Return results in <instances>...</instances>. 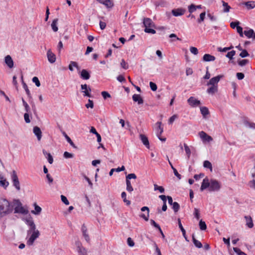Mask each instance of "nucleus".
Returning <instances> with one entry per match:
<instances>
[{
    "mask_svg": "<svg viewBox=\"0 0 255 255\" xmlns=\"http://www.w3.org/2000/svg\"><path fill=\"white\" fill-rule=\"evenodd\" d=\"M22 86H23V88L24 89L26 93V94L27 95L28 97L29 98H31V94H30V91L28 88V87L26 85V84L24 82V81H22Z\"/></svg>",
    "mask_w": 255,
    "mask_h": 255,
    "instance_id": "nucleus-39",
    "label": "nucleus"
},
{
    "mask_svg": "<svg viewBox=\"0 0 255 255\" xmlns=\"http://www.w3.org/2000/svg\"><path fill=\"white\" fill-rule=\"evenodd\" d=\"M199 226L200 229L202 231H205L207 229V226L205 222L202 220L199 221Z\"/></svg>",
    "mask_w": 255,
    "mask_h": 255,
    "instance_id": "nucleus-34",
    "label": "nucleus"
},
{
    "mask_svg": "<svg viewBox=\"0 0 255 255\" xmlns=\"http://www.w3.org/2000/svg\"><path fill=\"white\" fill-rule=\"evenodd\" d=\"M216 59L214 56L209 54H205L203 57V61L204 62H211L214 61Z\"/></svg>",
    "mask_w": 255,
    "mask_h": 255,
    "instance_id": "nucleus-19",
    "label": "nucleus"
},
{
    "mask_svg": "<svg viewBox=\"0 0 255 255\" xmlns=\"http://www.w3.org/2000/svg\"><path fill=\"white\" fill-rule=\"evenodd\" d=\"M61 200L66 205H68L69 204V202L68 200V199H67V198L64 196V195H61Z\"/></svg>",
    "mask_w": 255,
    "mask_h": 255,
    "instance_id": "nucleus-63",
    "label": "nucleus"
},
{
    "mask_svg": "<svg viewBox=\"0 0 255 255\" xmlns=\"http://www.w3.org/2000/svg\"><path fill=\"white\" fill-rule=\"evenodd\" d=\"M149 86H150V87L151 88V89L153 91H155L156 90H157V86L153 82H150L149 83Z\"/></svg>",
    "mask_w": 255,
    "mask_h": 255,
    "instance_id": "nucleus-62",
    "label": "nucleus"
},
{
    "mask_svg": "<svg viewBox=\"0 0 255 255\" xmlns=\"http://www.w3.org/2000/svg\"><path fill=\"white\" fill-rule=\"evenodd\" d=\"M233 48V46H231L229 47H225L224 48H222L221 47H219L218 48V50L220 52H226L228 50H229Z\"/></svg>",
    "mask_w": 255,
    "mask_h": 255,
    "instance_id": "nucleus-57",
    "label": "nucleus"
},
{
    "mask_svg": "<svg viewBox=\"0 0 255 255\" xmlns=\"http://www.w3.org/2000/svg\"><path fill=\"white\" fill-rule=\"evenodd\" d=\"M248 9H252L255 7V1H248L245 3Z\"/></svg>",
    "mask_w": 255,
    "mask_h": 255,
    "instance_id": "nucleus-36",
    "label": "nucleus"
},
{
    "mask_svg": "<svg viewBox=\"0 0 255 255\" xmlns=\"http://www.w3.org/2000/svg\"><path fill=\"white\" fill-rule=\"evenodd\" d=\"M136 176L134 173H130L126 176V180H129L131 179H136Z\"/></svg>",
    "mask_w": 255,
    "mask_h": 255,
    "instance_id": "nucleus-56",
    "label": "nucleus"
},
{
    "mask_svg": "<svg viewBox=\"0 0 255 255\" xmlns=\"http://www.w3.org/2000/svg\"><path fill=\"white\" fill-rule=\"evenodd\" d=\"M254 31L252 29H250L249 30L244 31L245 35L249 38L252 37L253 35L254 34Z\"/></svg>",
    "mask_w": 255,
    "mask_h": 255,
    "instance_id": "nucleus-33",
    "label": "nucleus"
},
{
    "mask_svg": "<svg viewBox=\"0 0 255 255\" xmlns=\"http://www.w3.org/2000/svg\"><path fill=\"white\" fill-rule=\"evenodd\" d=\"M143 23L145 27L144 31L146 33L155 34L156 31L152 29V27H155V25L152 20L149 18H144L143 20Z\"/></svg>",
    "mask_w": 255,
    "mask_h": 255,
    "instance_id": "nucleus-3",
    "label": "nucleus"
},
{
    "mask_svg": "<svg viewBox=\"0 0 255 255\" xmlns=\"http://www.w3.org/2000/svg\"><path fill=\"white\" fill-rule=\"evenodd\" d=\"M169 37L171 38H174V39L171 40V42L174 41H175V40H181L180 38H178L175 34H174V33H172V34H170Z\"/></svg>",
    "mask_w": 255,
    "mask_h": 255,
    "instance_id": "nucleus-52",
    "label": "nucleus"
},
{
    "mask_svg": "<svg viewBox=\"0 0 255 255\" xmlns=\"http://www.w3.org/2000/svg\"><path fill=\"white\" fill-rule=\"evenodd\" d=\"M76 246L77 248V251L80 255H87V251L84 248L80 242H76Z\"/></svg>",
    "mask_w": 255,
    "mask_h": 255,
    "instance_id": "nucleus-10",
    "label": "nucleus"
},
{
    "mask_svg": "<svg viewBox=\"0 0 255 255\" xmlns=\"http://www.w3.org/2000/svg\"><path fill=\"white\" fill-rule=\"evenodd\" d=\"M13 210V205L7 200L0 199V220L11 213Z\"/></svg>",
    "mask_w": 255,
    "mask_h": 255,
    "instance_id": "nucleus-2",
    "label": "nucleus"
},
{
    "mask_svg": "<svg viewBox=\"0 0 255 255\" xmlns=\"http://www.w3.org/2000/svg\"><path fill=\"white\" fill-rule=\"evenodd\" d=\"M86 107L87 108H93L94 107V103L92 100H91L90 99L88 100V103L86 104L85 105Z\"/></svg>",
    "mask_w": 255,
    "mask_h": 255,
    "instance_id": "nucleus-59",
    "label": "nucleus"
},
{
    "mask_svg": "<svg viewBox=\"0 0 255 255\" xmlns=\"http://www.w3.org/2000/svg\"><path fill=\"white\" fill-rule=\"evenodd\" d=\"M194 217L196 218V219L199 220L200 218V212L199 209L197 208L194 209Z\"/></svg>",
    "mask_w": 255,
    "mask_h": 255,
    "instance_id": "nucleus-55",
    "label": "nucleus"
},
{
    "mask_svg": "<svg viewBox=\"0 0 255 255\" xmlns=\"http://www.w3.org/2000/svg\"><path fill=\"white\" fill-rule=\"evenodd\" d=\"M127 243L129 247H133L134 245V243L131 238H128L127 239Z\"/></svg>",
    "mask_w": 255,
    "mask_h": 255,
    "instance_id": "nucleus-64",
    "label": "nucleus"
},
{
    "mask_svg": "<svg viewBox=\"0 0 255 255\" xmlns=\"http://www.w3.org/2000/svg\"><path fill=\"white\" fill-rule=\"evenodd\" d=\"M58 21V19L57 18L54 19L51 23L52 29L54 32L57 31L58 29V27L57 26Z\"/></svg>",
    "mask_w": 255,
    "mask_h": 255,
    "instance_id": "nucleus-30",
    "label": "nucleus"
},
{
    "mask_svg": "<svg viewBox=\"0 0 255 255\" xmlns=\"http://www.w3.org/2000/svg\"><path fill=\"white\" fill-rule=\"evenodd\" d=\"M11 178L13 186L15 187L17 191H19L20 190V183L16 172L15 170L12 171L11 174Z\"/></svg>",
    "mask_w": 255,
    "mask_h": 255,
    "instance_id": "nucleus-6",
    "label": "nucleus"
},
{
    "mask_svg": "<svg viewBox=\"0 0 255 255\" xmlns=\"http://www.w3.org/2000/svg\"><path fill=\"white\" fill-rule=\"evenodd\" d=\"M132 100L134 102H137L139 105L143 103V100L139 95L134 94L132 96Z\"/></svg>",
    "mask_w": 255,
    "mask_h": 255,
    "instance_id": "nucleus-21",
    "label": "nucleus"
},
{
    "mask_svg": "<svg viewBox=\"0 0 255 255\" xmlns=\"http://www.w3.org/2000/svg\"><path fill=\"white\" fill-rule=\"evenodd\" d=\"M199 135L203 142L207 141L209 142L213 140V138L203 131L199 132Z\"/></svg>",
    "mask_w": 255,
    "mask_h": 255,
    "instance_id": "nucleus-9",
    "label": "nucleus"
},
{
    "mask_svg": "<svg viewBox=\"0 0 255 255\" xmlns=\"http://www.w3.org/2000/svg\"><path fill=\"white\" fill-rule=\"evenodd\" d=\"M81 87L82 90V92L84 93L83 95L84 96L92 97V95L90 93L91 89L89 86H88L87 84H84L81 85Z\"/></svg>",
    "mask_w": 255,
    "mask_h": 255,
    "instance_id": "nucleus-8",
    "label": "nucleus"
},
{
    "mask_svg": "<svg viewBox=\"0 0 255 255\" xmlns=\"http://www.w3.org/2000/svg\"><path fill=\"white\" fill-rule=\"evenodd\" d=\"M210 184V192L219 191L221 188V183L216 179H211Z\"/></svg>",
    "mask_w": 255,
    "mask_h": 255,
    "instance_id": "nucleus-5",
    "label": "nucleus"
},
{
    "mask_svg": "<svg viewBox=\"0 0 255 255\" xmlns=\"http://www.w3.org/2000/svg\"><path fill=\"white\" fill-rule=\"evenodd\" d=\"M224 77L223 75H219L216 77L212 78L209 82L207 83V85H211V86H218V83L220 80L221 78H222Z\"/></svg>",
    "mask_w": 255,
    "mask_h": 255,
    "instance_id": "nucleus-7",
    "label": "nucleus"
},
{
    "mask_svg": "<svg viewBox=\"0 0 255 255\" xmlns=\"http://www.w3.org/2000/svg\"><path fill=\"white\" fill-rule=\"evenodd\" d=\"M233 250L235 253H236L239 255H246V254L244 252H242L240 249L238 248L234 247L233 248Z\"/></svg>",
    "mask_w": 255,
    "mask_h": 255,
    "instance_id": "nucleus-53",
    "label": "nucleus"
},
{
    "mask_svg": "<svg viewBox=\"0 0 255 255\" xmlns=\"http://www.w3.org/2000/svg\"><path fill=\"white\" fill-rule=\"evenodd\" d=\"M249 63L248 59H243L238 61V64L241 66H244Z\"/></svg>",
    "mask_w": 255,
    "mask_h": 255,
    "instance_id": "nucleus-49",
    "label": "nucleus"
},
{
    "mask_svg": "<svg viewBox=\"0 0 255 255\" xmlns=\"http://www.w3.org/2000/svg\"><path fill=\"white\" fill-rule=\"evenodd\" d=\"M190 51L192 54L194 55H197L198 53V50L197 48L195 47H191L190 48Z\"/></svg>",
    "mask_w": 255,
    "mask_h": 255,
    "instance_id": "nucleus-61",
    "label": "nucleus"
},
{
    "mask_svg": "<svg viewBox=\"0 0 255 255\" xmlns=\"http://www.w3.org/2000/svg\"><path fill=\"white\" fill-rule=\"evenodd\" d=\"M185 10L182 8L173 9L172 10V13L175 16H181L184 14Z\"/></svg>",
    "mask_w": 255,
    "mask_h": 255,
    "instance_id": "nucleus-17",
    "label": "nucleus"
},
{
    "mask_svg": "<svg viewBox=\"0 0 255 255\" xmlns=\"http://www.w3.org/2000/svg\"><path fill=\"white\" fill-rule=\"evenodd\" d=\"M73 66L76 67L78 69H79V66H78L77 62H74V61H71L70 62V64L69 65V69L71 71H73Z\"/></svg>",
    "mask_w": 255,
    "mask_h": 255,
    "instance_id": "nucleus-40",
    "label": "nucleus"
},
{
    "mask_svg": "<svg viewBox=\"0 0 255 255\" xmlns=\"http://www.w3.org/2000/svg\"><path fill=\"white\" fill-rule=\"evenodd\" d=\"M236 51L235 50H232L230 52H229L227 55L226 57L229 58L230 59H232L233 58V56L235 55Z\"/></svg>",
    "mask_w": 255,
    "mask_h": 255,
    "instance_id": "nucleus-47",
    "label": "nucleus"
},
{
    "mask_svg": "<svg viewBox=\"0 0 255 255\" xmlns=\"http://www.w3.org/2000/svg\"><path fill=\"white\" fill-rule=\"evenodd\" d=\"M223 6L224 7L223 11L224 12H228L230 11L231 7L228 5V3L224 1H222Z\"/></svg>",
    "mask_w": 255,
    "mask_h": 255,
    "instance_id": "nucleus-38",
    "label": "nucleus"
},
{
    "mask_svg": "<svg viewBox=\"0 0 255 255\" xmlns=\"http://www.w3.org/2000/svg\"><path fill=\"white\" fill-rule=\"evenodd\" d=\"M9 185L8 182L6 180H0V186L4 187L5 188Z\"/></svg>",
    "mask_w": 255,
    "mask_h": 255,
    "instance_id": "nucleus-51",
    "label": "nucleus"
},
{
    "mask_svg": "<svg viewBox=\"0 0 255 255\" xmlns=\"http://www.w3.org/2000/svg\"><path fill=\"white\" fill-rule=\"evenodd\" d=\"M196 10V5L193 4H191L188 6V10L190 13L193 12Z\"/></svg>",
    "mask_w": 255,
    "mask_h": 255,
    "instance_id": "nucleus-54",
    "label": "nucleus"
},
{
    "mask_svg": "<svg viewBox=\"0 0 255 255\" xmlns=\"http://www.w3.org/2000/svg\"><path fill=\"white\" fill-rule=\"evenodd\" d=\"M187 102L190 106L193 107H197L201 104L200 101L195 99L194 97H190L188 99Z\"/></svg>",
    "mask_w": 255,
    "mask_h": 255,
    "instance_id": "nucleus-11",
    "label": "nucleus"
},
{
    "mask_svg": "<svg viewBox=\"0 0 255 255\" xmlns=\"http://www.w3.org/2000/svg\"><path fill=\"white\" fill-rule=\"evenodd\" d=\"M35 210L31 211V213L34 215H39L41 212V208L38 206L36 203L34 204Z\"/></svg>",
    "mask_w": 255,
    "mask_h": 255,
    "instance_id": "nucleus-24",
    "label": "nucleus"
},
{
    "mask_svg": "<svg viewBox=\"0 0 255 255\" xmlns=\"http://www.w3.org/2000/svg\"><path fill=\"white\" fill-rule=\"evenodd\" d=\"M32 82L34 83L36 85V86L38 87H40V82L38 79V78L37 77H34L32 78Z\"/></svg>",
    "mask_w": 255,
    "mask_h": 255,
    "instance_id": "nucleus-50",
    "label": "nucleus"
},
{
    "mask_svg": "<svg viewBox=\"0 0 255 255\" xmlns=\"http://www.w3.org/2000/svg\"><path fill=\"white\" fill-rule=\"evenodd\" d=\"M101 94L104 99H106L111 97L110 94L106 91H103L101 93Z\"/></svg>",
    "mask_w": 255,
    "mask_h": 255,
    "instance_id": "nucleus-58",
    "label": "nucleus"
},
{
    "mask_svg": "<svg viewBox=\"0 0 255 255\" xmlns=\"http://www.w3.org/2000/svg\"><path fill=\"white\" fill-rule=\"evenodd\" d=\"M200 111L204 118H206V116L209 114L208 109L206 107L200 108Z\"/></svg>",
    "mask_w": 255,
    "mask_h": 255,
    "instance_id": "nucleus-27",
    "label": "nucleus"
},
{
    "mask_svg": "<svg viewBox=\"0 0 255 255\" xmlns=\"http://www.w3.org/2000/svg\"><path fill=\"white\" fill-rule=\"evenodd\" d=\"M29 113H26L24 114V119L25 122L26 123H29L30 122Z\"/></svg>",
    "mask_w": 255,
    "mask_h": 255,
    "instance_id": "nucleus-60",
    "label": "nucleus"
},
{
    "mask_svg": "<svg viewBox=\"0 0 255 255\" xmlns=\"http://www.w3.org/2000/svg\"><path fill=\"white\" fill-rule=\"evenodd\" d=\"M125 170V167L123 165L121 167H118L117 168H112L109 172V175H110V176H112L113 174V172L114 171L121 172V171H124Z\"/></svg>",
    "mask_w": 255,
    "mask_h": 255,
    "instance_id": "nucleus-28",
    "label": "nucleus"
},
{
    "mask_svg": "<svg viewBox=\"0 0 255 255\" xmlns=\"http://www.w3.org/2000/svg\"><path fill=\"white\" fill-rule=\"evenodd\" d=\"M157 125V128H156V134L157 137L160 136L161 134L163 131V128L161 127V122H158L156 124Z\"/></svg>",
    "mask_w": 255,
    "mask_h": 255,
    "instance_id": "nucleus-22",
    "label": "nucleus"
},
{
    "mask_svg": "<svg viewBox=\"0 0 255 255\" xmlns=\"http://www.w3.org/2000/svg\"><path fill=\"white\" fill-rule=\"evenodd\" d=\"M218 91V86H211V87L208 88L207 92L210 94L213 95Z\"/></svg>",
    "mask_w": 255,
    "mask_h": 255,
    "instance_id": "nucleus-26",
    "label": "nucleus"
},
{
    "mask_svg": "<svg viewBox=\"0 0 255 255\" xmlns=\"http://www.w3.org/2000/svg\"><path fill=\"white\" fill-rule=\"evenodd\" d=\"M33 133L36 136L38 140H40L42 137V132L40 128L35 126L33 128Z\"/></svg>",
    "mask_w": 255,
    "mask_h": 255,
    "instance_id": "nucleus-16",
    "label": "nucleus"
},
{
    "mask_svg": "<svg viewBox=\"0 0 255 255\" xmlns=\"http://www.w3.org/2000/svg\"><path fill=\"white\" fill-rule=\"evenodd\" d=\"M206 12L204 11L200 14V18L198 19L197 21L198 23H201L204 20L205 18Z\"/></svg>",
    "mask_w": 255,
    "mask_h": 255,
    "instance_id": "nucleus-43",
    "label": "nucleus"
},
{
    "mask_svg": "<svg viewBox=\"0 0 255 255\" xmlns=\"http://www.w3.org/2000/svg\"><path fill=\"white\" fill-rule=\"evenodd\" d=\"M245 218L246 221V225L249 228H252L254 227V224L252 217L250 216H246Z\"/></svg>",
    "mask_w": 255,
    "mask_h": 255,
    "instance_id": "nucleus-20",
    "label": "nucleus"
},
{
    "mask_svg": "<svg viewBox=\"0 0 255 255\" xmlns=\"http://www.w3.org/2000/svg\"><path fill=\"white\" fill-rule=\"evenodd\" d=\"M154 189L155 191L159 190L160 193L164 192V189L162 186H158L157 184H154Z\"/></svg>",
    "mask_w": 255,
    "mask_h": 255,
    "instance_id": "nucleus-44",
    "label": "nucleus"
},
{
    "mask_svg": "<svg viewBox=\"0 0 255 255\" xmlns=\"http://www.w3.org/2000/svg\"><path fill=\"white\" fill-rule=\"evenodd\" d=\"M121 197L123 199V201L127 205H129L130 204V201L127 199V194L125 192H123L122 193Z\"/></svg>",
    "mask_w": 255,
    "mask_h": 255,
    "instance_id": "nucleus-31",
    "label": "nucleus"
},
{
    "mask_svg": "<svg viewBox=\"0 0 255 255\" xmlns=\"http://www.w3.org/2000/svg\"><path fill=\"white\" fill-rule=\"evenodd\" d=\"M63 134L65 136V138L66 139L67 142L69 143V144L73 146L74 148H76V146L75 145L74 142L72 141L71 139L67 135V134L65 132H63Z\"/></svg>",
    "mask_w": 255,
    "mask_h": 255,
    "instance_id": "nucleus-32",
    "label": "nucleus"
},
{
    "mask_svg": "<svg viewBox=\"0 0 255 255\" xmlns=\"http://www.w3.org/2000/svg\"><path fill=\"white\" fill-rule=\"evenodd\" d=\"M141 211L142 212H144L145 211H147V215H145L144 214H141L140 215V217L142 218H143L144 220H145L146 221H147L148 220L149 218V209L148 207L144 206L141 208Z\"/></svg>",
    "mask_w": 255,
    "mask_h": 255,
    "instance_id": "nucleus-15",
    "label": "nucleus"
},
{
    "mask_svg": "<svg viewBox=\"0 0 255 255\" xmlns=\"http://www.w3.org/2000/svg\"><path fill=\"white\" fill-rule=\"evenodd\" d=\"M184 148H185V150L186 153V154L188 156V158H189L190 157V156L191 154L190 149L189 147H188V146L186 143L184 144Z\"/></svg>",
    "mask_w": 255,
    "mask_h": 255,
    "instance_id": "nucleus-45",
    "label": "nucleus"
},
{
    "mask_svg": "<svg viewBox=\"0 0 255 255\" xmlns=\"http://www.w3.org/2000/svg\"><path fill=\"white\" fill-rule=\"evenodd\" d=\"M81 77L84 80H88L90 78L89 73L85 69H83L81 72Z\"/></svg>",
    "mask_w": 255,
    "mask_h": 255,
    "instance_id": "nucleus-23",
    "label": "nucleus"
},
{
    "mask_svg": "<svg viewBox=\"0 0 255 255\" xmlns=\"http://www.w3.org/2000/svg\"><path fill=\"white\" fill-rule=\"evenodd\" d=\"M178 224L179 227L180 229V230H181V232L182 233L183 236L185 238V240L186 241H188L187 239V237L186 236L185 230V229H184V228L183 227V226L182 225V224H181V220H180V219H178Z\"/></svg>",
    "mask_w": 255,
    "mask_h": 255,
    "instance_id": "nucleus-29",
    "label": "nucleus"
},
{
    "mask_svg": "<svg viewBox=\"0 0 255 255\" xmlns=\"http://www.w3.org/2000/svg\"><path fill=\"white\" fill-rule=\"evenodd\" d=\"M240 56L242 58H245L247 56H249V54L246 50L244 49V50H242V52L240 54Z\"/></svg>",
    "mask_w": 255,
    "mask_h": 255,
    "instance_id": "nucleus-48",
    "label": "nucleus"
},
{
    "mask_svg": "<svg viewBox=\"0 0 255 255\" xmlns=\"http://www.w3.org/2000/svg\"><path fill=\"white\" fill-rule=\"evenodd\" d=\"M22 101L23 103V105L24 107L25 110L26 112V113H29L30 112V109L29 105L28 104L24 101V100L22 98Z\"/></svg>",
    "mask_w": 255,
    "mask_h": 255,
    "instance_id": "nucleus-42",
    "label": "nucleus"
},
{
    "mask_svg": "<svg viewBox=\"0 0 255 255\" xmlns=\"http://www.w3.org/2000/svg\"><path fill=\"white\" fill-rule=\"evenodd\" d=\"M192 238L194 245L198 248H201L203 246L202 243L200 241L195 239L194 234L192 235Z\"/></svg>",
    "mask_w": 255,
    "mask_h": 255,
    "instance_id": "nucleus-25",
    "label": "nucleus"
},
{
    "mask_svg": "<svg viewBox=\"0 0 255 255\" xmlns=\"http://www.w3.org/2000/svg\"><path fill=\"white\" fill-rule=\"evenodd\" d=\"M103 4L107 7H112L113 6V3L111 0H106Z\"/></svg>",
    "mask_w": 255,
    "mask_h": 255,
    "instance_id": "nucleus-46",
    "label": "nucleus"
},
{
    "mask_svg": "<svg viewBox=\"0 0 255 255\" xmlns=\"http://www.w3.org/2000/svg\"><path fill=\"white\" fill-rule=\"evenodd\" d=\"M139 138L141 140L143 144L148 148H149V143L148 138L144 134H140L139 135Z\"/></svg>",
    "mask_w": 255,
    "mask_h": 255,
    "instance_id": "nucleus-18",
    "label": "nucleus"
},
{
    "mask_svg": "<svg viewBox=\"0 0 255 255\" xmlns=\"http://www.w3.org/2000/svg\"><path fill=\"white\" fill-rule=\"evenodd\" d=\"M14 205L15 206L14 208V213H20L22 214H27L28 211L25 209L22 206L21 203L19 200L15 199L13 201Z\"/></svg>",
    "mask_w": 255,
    "mask_h": 255,
    "instance_id": "nucleus-4",
    "label": "nucleus"
},
{
    "mask_svg": "<svg viewBox=\"0 0 255 255\" xmlns=\"http://www.w3.org/2000/svg\"><path fill=\"white\" fill-rule=\"evenodd\" d=\"M172 206H173L172 208H173L174 212H175V213L179 211V208H180L179 204L177 202H173Z\"/></svg>",
    "mask_w": 255,
    "mask_h": 255,
    "instance_id": "nucleus-41",
    "label": "nucleus"
},
{
    "mask_svg": "<svg viewBox=\"0 0 255 255\" xmlns=\"http://www.w3.org/2000/svg\"><path fill=\"white\" fill-rule=\"evenodd\" d=\"M26 224L29 227L27 231V239L26 244L29 246H32L34 241L39 238L40 233L38 230L36 229V225L31 217L26 218L25 220Z\"/></svg>",
    "mask_w": 255,
    "mask_h": 255,
    "instance_id": "nucleus-1",
    "label": "nucleus"
},
{
    "mask_svg": "<svg viewBox=\"0 0 255 255\" xmlns=\"http://www.w3.org/2000/svg\"><path fill=\"white\" fill-rule=\"evenodd\" d=\"M203 166L205 168H209L211 171H212V165L210 161L205 160L203 163Z\"/></svg>",
    "mask_w": 255,
    "mask_h": 255,
    "instance_id": "nucleus-37",
    "label": "nucleus"
},
{
    "mask_svg": "<svg viewBox=\"0 0 255 255\" xmlns=\"http://www.w3.org/2000/svg\"><path fill=\"white\" fill-rule=\"evenodd\" d=\"M210 180L208 179V178L206 177L205 178L202 182L201 186L200 187V191H203L205 189L208 188L209 189L210 188Z\"/></svg>",
    "mask_w": 255,
    "mask_h": 255,
    "instance_id": "nucleus-12",
    "label": "nucleus"
},
{
    "mask_svg": "<svg viewBox=\"0 0 255 255\" xmlns=\"http://www.w3.org/2000/svg\"><path fill=\"white\" fill-rule=\"evenodd\" d=\"M4 62L9 68H12L13 67V61L10 55H8L5 57Z\"/></svg>",
    "mask_w": 255,
    "mask_h": 255,
    "instance_id": "nucleus-13",
    "label": "nucleus"
},
{
    "mask_svg": "<svg viewBox=\"0 0 255 255\" xmlns=\"http://www.w3.org/2000/svg\"><path fill=\"white\" fill-rule=\"evenodd\" d=\"M47 58L49 62L53 63L56 60L55 55L52 52L50 49L48 50L47 52Z\"/></svg>",
    "mask_w": 255,
    "mask_h": 255,
    "instance_id": "nucleus-14",
    "label": "nucleus"
},
{
    "mask_svg": "<svg viewBox=\"0 0 255 255\" xmlns=\"http://www.w3.org/2000/svg\"><path fill=\"white\" fill-rule=\"evenodd\" d=\"M126 189L128 192H131L133 190L130 180H126Z\"/></svg>",
    "mask_w": 255,
    "mask_h": 255,
    "instance_id": "nucleus-35",
    "label": "nucleus"
}]
</instances>
